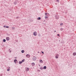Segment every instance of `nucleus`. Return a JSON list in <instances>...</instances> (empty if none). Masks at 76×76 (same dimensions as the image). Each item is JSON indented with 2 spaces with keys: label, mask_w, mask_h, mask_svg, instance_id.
<instances>
[{
  "label": "nucleus",
  "mask_w": 76,
  "mask_h": 76,
  "mask_svg": "<svg viewBox=\"0 0 76 76\" xmlns=\"http://www.w3.org/2000/svg\"><path fill=\"white\" fill-rule=\"evenodd\" d=\"M60 30L61 31H63V28H60Z\"/></svg>",
  "instance_id": "obj_23"
},
{
  "label": "nucleus",
  "mask_w": 76,
  "mask_h": 76,
  "mask_svg": "<svg viewBox=\"0 0 76 76\" xmlns=\"http://www.w3.org/2000/svg\"><path fill=\"white\" fill-rule=\"evenodd\" d=\"M47 69V66H45L43 67V69Z\"/></svg>",
  "instance_id": "obj_10"
},
{
  "label": "nucleus",
  "mask_w": 76,
  "mask_h": 76,
  "mask_svg": "<svg viewBox=\"0 0 76 76\" xmlns=\"http://www.w3.org/2000/svg\"><path fill=\"white\" fill-rule=\"evenodd\" d=\"M21 53H24V50H21Z\"/></svg>",
  "instance_id": "obj_18"
},
{
  "label": "nucleus",
  "mask_w": 76,
  "mask_h": 76,
  "mask_svg": "<svg viewBox=\"0 0 76 76\" xmlns=\"http://www.w3.org/2000/svg\"><path fill=\"white\" fill-rule=\"evenodd\" d=\"M32 59L33 61H35L37 60V57L35 56H34Z\"/></svg>",
  "instance_id": "obj_1"
},
{
  "label": "nucleus",
  "mask_w": 76,
  "mask_h": 76,
  "mask_svg": "<svg viewBox=\"0 0 76 76\" xmlns=\"http://www.w3.org/2000/svg\"><path fill=\"white\" fill-rule=\"evenodd\" d=\"M47 18H48V17H47V16H45V19H47Z\"/></svg>",
  "instance_id": "obj_24"
},
{
  "label": "nucleus",
  "mask_w": 76,
  "mask_h": 76,
  "mask_svg": "<svg viewBox=\"0 0 76 76\" xmlns=\"http://www.w3.org/2000/svg\"><path fill=\"white\" fill-rule=\"evenodd\" d=\"M73 56H75L76 55V53L74 52L73 53Z\"/></svg>",
  "instance_id": "obj_11"
},
{
  "label": "nucleus",
  "mask_w": 76,
  "mask_h": 76,
  "mask_svg": "<svg viewBox=\"0 0 76 76\" xmlns=\"http://www.w3.org/2000/svg\"><path fill=\"white\" fill-rule=\"evenodd\" d=\"M1 76H2V75H1Z\"/></svg>",
  "instance_id": "obj_36"
},
{
  "label": "nucleus",
  "mask_w": 76,
  "mask_h": 76,
  "mask_svg": "<svg viewBox=\"0 0 76 76\" xmlns=\"http://www.w3.org/2000/svg\"><path fill=\"white\" fill-rule=\"evenodd\" d=\"M16 61H17V60H16V59L14 60V61L15 63H16Z\"/></svg>",
  "instance_id": "obj_16"
},
{
  "label": "nucleus",
  "mask_w": 76,
  "mask_h": 76,
  "mask_svg": "<svg viewBox=\"0 0 76 76\" xmlns=\"http://www.w3.org/2000/svg\"><path fill=\"white\" fill-rule=\"evenodd\" d=\"M10 0V1H11V0Z\"/></svg>",
  "instance_id": "obj_37"
},
{
  "label": "nucleus",
  "mask_w": 76,
  "mask_h": 76,
  "mask_svg": "<svg viewBox=\"0 0 76 76\" xmlns=\"http://www.w3.org/2000/svg\"><path fill=\"white\" fill-rule=\"evenodd\" d=\"M13 29H15V28L14 27V28H13Z\"/></svg>",
  "instance_id": "obj_33"
},
{
  "label": "nucleus",
  "mask_w": 76,
  "mask_h": 76,
  "mask_svg": "<svg viewBox=\"0 0 76 76\" xmlns=\"http://www.w3.org/2000/svg\"><path fill=\"white\" fill-rule=\"evenodd\" d=\"M31 65L32 66H35V63L34 62L32 63Z\"/></svg>",
  "instance_id": "obj_9"
},
{
  "label": "nucleus",
  "mask_w": 76,
  "mask_h": 76,
  "mask_svg": "<svg viewBox=\"0 0 76 76\" xmlns=\"http://www.w3.org/2000/svg\"><path fill=\"white\" fill-rule=\"evenodd\" d=\"M6 28H9V27L8 26H5Z\"/></svg>",
  "instance_id": "obj_22"
},
{
  "label": "nucleus",
  "mask_w": 76,
  "mask_h": 76,
  "mask_svg": "<svg viewBox=\"0 0 76 76\" xmlns=\"http://www.w3.org/2000/svg\"><path fill=\"white\" fill-rule=\"evenodd\" d=\"M55 18L56 20H58V18H59V16L58 15H56L55 16Z\"/></svg>",
  "instance_id": "obj_3"
},
{
  "label": "nucleus",
  "mask_w": 76,
  "mask_h": 76,
  "mask_svg": "<svg viewBox=\"0 0 76 76\" xmlns=\"http://www.w3.org/2000/svg\"><path fill=\"white\" fill-rule=\"evenodd\" d=\"M42 54H44V52L42 51Z\"/></svg>",
  "instance_id": "obj_29"
},
{
  "label": "nucleus",
  "mask_w": 76,
  "mask_h": 76,
  "mask_svg": "<svg viewBox=\"0 0 76 76\" xmlns=\"http://www.w3.org/2000/svg\"><path fill=\"white\" fill-rule=\"evenodd\" d=\"M39 37H41V34H38Z\"/></svg>",
  "instance_id": "obj_25"
},
{
  "label": "nucleus",
  "mask_w": 76,
  "mask_h": 76,
  "mask_svg": "<svg viewBox=\"0 0 76 76\" xmlns=\"http://www.w3.org/2000/svg\"><path fill=\"white\" fill-rule=\"evenodd\" d=\"M63 25V23H61L60 24V25H61V26H62V25Z\"/></svg>",
  "instance_id": "obj_21"
},
{
  "label": "nucleus",
  "mask_w": 76,
  "mask_h": 76,
  "mask_svg": "<svg viewBox=\"0 0 76 76\" xmlns=\"http://www.w3.org/2000/svg\"><path fill=\"white\" fill-rule=\"evenodd\" d=\"M58 36H60V35H59V34H57Z\"/></svg>",
  "instance_id": "obj_30"
},
{
  "label": "nucleus",
  "mask_w": 76,
  "mask_h": 76,
  "mask_svg": "<svg viewBox=\"0 0 76 76\" xmlns=\"http://www.w3.org/2000/svg\"><path fill=\"white\" fill-rule=\"evenodd\" d=\"M54 32H56V31H54Z\"/></svg>",
  "instance_id": "obj_31"
},
{
  "label": "nucleus",
  "mask_w": 76,
  "mask_h": 76,
  "mask_svg": "<svg viewBox=\"0 0 76 76\" xmlns=\"http://www.w3.org/2000/svg\"><path fill=\"white\" fill-rule=\"evenodd\" d=\"M29 70V68H27L26 69V72H28Z\"/></svg>",
  "instance_id": "obj_5"
},
{
  "label": "nucleus",
  "mask_w": 76,
  "mask_h": 76,
  "mask_svg": "<svg viewBox=\"0 0 76 76\" xmlns=\"http://www.w3.org/2000/svg\"><path fill=\"white\" fill-rule=\"evenodd\" d=\"M33 35L34 36H37V32L35 31L33 33Z\"/></svg>",
  "instance_id": "obj_2"
},
{
  "label": "nucleus",
  "mask_w": 76,
  "mask_h": 76,
  "mask_svg": "<svg viewBox=\"0 0 76 76\" xmlns=\"http://www.w3.org/2000/svg\"><path fill=\"white\" fill-rule=\"evenodd\" d=\"M45 16H46L47 15V13H45Z\"/></svg>",
  "instance_id": "obj_27"
},
{
  "label": "nucleus",
  "mask_w": 76,
  "mask_h": 76,
  "mask_svg": "<svg viewBox=\"0 0 76 76\" xmlns=\"http://www.w3.org/2000/svg\"><path fill=\"white\" fill-rule=\"evenodd\" d=\"M39 62H40V63H43V61H42V60H40Z\"/></svg>",
  "instance_id": "obj_13"
},
{
  "label": "nucleus",
  "mask_w": 76,
  "mask_h": 76,
  "mask_svg": "<svg viewBox=\"0 0 76 76\" xmlns=\"http://www.w3.org/2000/svg\"><path fill=\"white\" fill-rule=\"evenodd\" d=\"M21 61L22 62V63H23V62H24V61H25V59H23Z\"/></svg>",
  "instance_id": "obj_19"
},
{
  "label": "nucleus",
  "mask_w": 76,
  "mask_h": 76,
  "mask_svg": "<svg viewBox=\"0 0 76 76\" xmlns=\"http://www.w3.org/2000/svg\"><path fill=\"white\" fill-rule=\"evenodd\" d=\"M40 69L41 70H42L43 69V68H42V67H40Z\"/></svg>",
  "instance_id": "obj_20"
},
{
  "label": "nucleus",
  "mask_w": 76,
  "mask_h": 76,
  "mask_svg": "<svg viewBox=\"0 0 76 76\" xmlns=\"http://www.w3.org/2000/svg\"><path fill=\"white\" fill-rule=\"evenodd\" d=\"M26 57L27 58H29V57H30V55L28 54H27L26 55Z\"/></svg>",
  "instance_id": "obj_7"
},
{
  "label": "nucleus",
  "mask_w": 76,
  "mask_h": 76,
  "mask_svg": "<svg viewBox=\"0 0 76 76\" xmlns=\"http://www.w3.org/2000/svg\"><path fill=\"white\" fill-rule=\"evenodd\" d=\"M19 63L20 64H21L22 63V62L21 61H19Z\"/></svg>",
  "instance_id": "obj_12"
},
{
  "label": "nucleus",
  "mask_w": 76,
  "mask_h": 76,
  "mask_svg": "<svg viewBox=\"0 0 76 76\" xmlns=\"http://www.w3.org/2000/svg\"><path fill=\"white\" fill-rule=\"evenodd\" d=\"M4 28H5V27H6V26H4Z\"/></svg>",
  "instance_id": "obj_32"
},
{
  "label": "nucleus",
  "mask_w": 76,
  "mask_h": 76,
  "mask_svg": "<svg viewBox=\"0 0 76 76\" xmlns=\"http://www.w3.org/2000/svg\"><path fill=\"white\" fill-rule=\"evenodd\" d=\"M59 0H56V1H58V2L59 3V2H60L59 1Z\"/></svg>",
  "instance_id": "obj_26"
},
{
  "label": "nucleus",
  "mask_w": 76,
  "mask_h": 76,
  "mask_svg": "<svg viewBox=\"0 0 76 76\" xmlns=\"http://www.w3.org/2000/svg\"><path fill=\"white\" fill-rule=\"evenodd\" d=\"M38 53H39V52H38Z\"/></svg>",
  "instance_id": "obj_34"
},
{
  "label": "nucleus",
  "mask_w": 76,
  "mask_h": 76,
  "mask_svg": "<svg viewBox=\"0 0 76 76\" xmlns=\"http://www.w3.org/2000/svg\"><path fill=\"white\" fill-rule=\"evenodd\" d=\"M10 67H8V69H7V71H10Z\"/></svg>",
  "instance_id": "obj_8"
},
{
  "label": "nucleus",
  "mask_w": 76,
  "mask_h": 76,
  "mask_svg": "<svg viewBox=\"0 0 76 76\" xmlns=\"http://www.w3.org/2000/svg\"><path fill=\"white\" fill-rule=\"evenodd\" d=\"M10 39L9 38V37H7L6 38V40L7 41H9V40Z\"/></svg>",
  "instance_id": "obj_6"
},
{
  "label": "nucleus",
  "mask_w": 76,
  "mask_h": 76,
  "mask_svg": "<svg viewBox=\"0 0 76 76\" xmlns=\"http://www.w3.org/2000/svg\"><path fill=\"white\" fill-rule=\"evenodd\" d=\"M39 66H40V65L39 64Z\"/></svg>",
  "instance_id": "obj_35"
},
{
  "label": "nucleus",
  "mask_w": 76,
  "mask_h": 76,
  "mask_svg": "<svg viewBox=\"0 0 76 76\" xmlns=\"http://www.w3.org/2000/svg\"><path fill=\"white\" fill-rule=\"evenodd\" d=\"M16 19H19V17H17L16 18Z\"/></svg>",
  "instance_id": "obj_28"
},
{
  "label": "nucleus",
  "mask_w": 76,
  "mask_h": 76,
  "mask_svg": "<svg viewBox=\"0 0 76 76\" xmlns=\"http://www.w3.org/2000/svg\"><path fill=\"white\" fill-rule=\"evenodd\" d=\"M37 20H41V18L39 17L37 18Z\"/></svg>",
  "instance_id": "obj_14"
},
{
  "label": "nucleus",
  "mask_w": 76,
  "mask_h": 76,
  "mask_svg": "<svg viewBox=\"0 0 76 76\" xmlns=\"http://www.w3.org/2000/svg\"><path fill=\"white\" fill-rule=\"evenodd\" d=\"M14 4L16 5V4H17V2L16 1H15L14 2Z\"/></svg>",
  "instance_id": "obj_17"
},
{
  "label": "nucleus",
  "mask_w": 76,
  "mask_h": 76,
  "mask_svg": "<svg viewBox=\"0 0 76 76\" xmlns=\"http://www.w3.org/2000/svg\"><path fill=\"white\" fill-rule=\"evenodd\" d=\"M6 40L5 39H4L3 40V42H6Z\"/></svg>",
  "instance_id": "obj_15"
},
{
  "label": "nucleus",
  "mask_w": 76,
  "mask_h": 76,
  "mask_svg": "<svg viewBox=\"0 0 76 76\" xmlns=\"http://www.w3.org/2000/svg\"><path fill=\"white\" fill-rule=\"evenodd\" d=\"M59 57V55L58 54H56V56L55 57L56 58H58Z\"/></svg>",
  "instance_id": "obj_4"
}]
</instances>
